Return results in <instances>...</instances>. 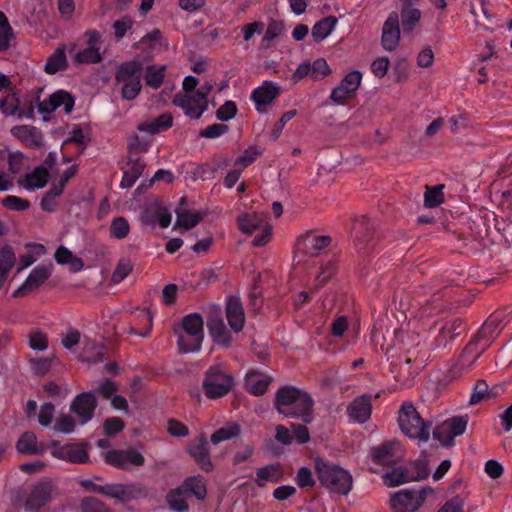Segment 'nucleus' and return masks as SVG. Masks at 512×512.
Wrapping results in <instances>:
<instances>
[{"label": "nucleus", "instance_id": "nucleus-1", "mask_svg": "<svg viewBox=\"0 0 512 512\" xmlns=\"http://www.w3.org/2000/svg\"><path fill=\"white\" fill-rule=\"evenodd\" d=\"M275 409L285 417L310 424L314 420V400L305 391L294 386L280 387L275 396Z\"/></svg>", "mask_w": 512, "mask_h": 512}, {"label": "nucleus", "instance_id": "nucleus-2", "mask_svg": "<svg viewBox=\"0 0 512 512\" xmlns=\"http://www.w3.org/2000/svg\"><path fill=\"white\" fill-rule=\"evenodd\" d=\"M180 353H192L201 349L204 340V321L199 313H191L173 325Z\"/></svg>", "mask_w": 512, "mask_h": 512}, {"label": "nucleus", "instance_id": "nucleus-3", "mask_svg": "<svg viewBox=\"0 0 512 512\" xmlns=\"http://www.w3.org/2000/svg\"><path fill=\"white\" fill-rule=\"evenodd\" d=\"M143 65L133 59L120 64L115 73V84L120 85L121 96L125 100H134L142 89Z\"/></svg>", "mask_w": 512, "mask_h": 512}, {"label": "nucleus", "instance_id": "nucleus-4", "mask_svg": "<svg viewBox=\"0 0 512 512\" xmlns=\"http://www.w3.org/2000/svg\"><path fill=\"white\" fill-rule=\"evenodd\" d=\"M234 384L233 375L221 364H214L204 372L202 389L206 398L219 399L226 396Z\"/></svg>", "mask_w": 512, "mask_h": 512}, {"label": "nucleus", "instance_id": "nucleus-5", "mask_svg": "<svg viewBox=\"0 0 512 512\" xmlns=\"http://www.w3.org/2000/svg\"><path fill=\"white\" fill-rule=\"evenodd\" d=\"M401 431L409 438L427 443L430 438L431 424L425 422L411 403L401 406L398 415Z\"/></svg>", "mask_w": 512, "mask_h": 512}, {"label": "nucleus", "instance_id": "nucleus-6", "mask_svg": "<svg viewBox=\"0 0 512 512\" xmlns=\"http://www.w3.org/2000/svg\"><path fill=\"white\" fill-rule=\"evenodd\" d=\"M238 229L246 235H256L252 241L254 247L265 246L272 237V225L268 222V214L264 213H242L237 216Z\"/></svg>", "mask_w": 512, "mask_h": 512}, {"label": "nucleus", "instance_id": "nucleus-7", "mask_svg": "<svg viewBox=\"0 0 512 512\" xmlns=\"http://www.w3.org/2000/svg\"><path fill=\"white\" fill-rule=\"evenodd\" d=\"M315 470L321 484L333 492L348 494L352 478L347 470L338 465L328 464L321 459L315 461Z\"/></svg>", "mask_w": 512, "mask_h": 512}, {"label": "nucleus", "instance_id": "nucleus-8", "mask_svg": "<svg viewBox=\"0 0 512 512\" xmlns=\"http://www.w3.org/2000/svg\"><path fill=\"white\" fill-rule=\"evenodd\" d=\"M93 491L121 502H129L148 495L147 488L140 483L94 485Z\"/></svg>", "mask_w": 512, "mask_h": 512}, {"label": "nucleus", "instance_id": "nucleus-9", "mask_svg": "<svg viewBox=\"0 0 512 512\" xmlns=\"http://www.w3.org/2000/svg\"><path fill=\"white\" fill-rule=\"evenodd\" d=\"M429 469L425 461H417L409 468L397 467L383 475L384 484L395 487L412 481H419L427 477Z\"/></svg>", "mask_w": 512, "mask_h": 512}, {"label": "nucleus", "instance_id": "nucleus-10", "mask_svg": "<svg viewBox=\"0 0 512 512\" xmlns=\"http://www.w3.org/2000/svg\"><path fill=\"white\" fill-rule=\"evenodd\" d=\"M333 246L334 242L331 236L318 235L312 230L305 232L296 241V250L310 257L330 252Z\"/></svg>", "mask_w": 512, "mask_h": 512}, {"label": "nucleus", "instance_id": "nucleus-11", "mask_svg": "<svg viewBox=\"0 0 512 512\" xmlns=\"http://www.w3.org/2000/svg\"><path fill=\"white\" fill-rule=\"evenodd\" d=\"M428 489H402L391 496L396 512H416L425 502Z\"/></svg>", "mask_w": 512, "mask_h": 512}, {"label": "nucleus", "instance_id": "nucleus-12", "mask_svg": "<svg viewBox=\"0 0 512 512\" xmlns=\"http://www.w3.org/2000/svg\"><path fill=\"white\" fill-rule=\"evenodd\" d=\"M468 419L466 416L453 417L445 420L433 430V436L442 445H451L454 438L462 435L467 427Z\"/></svg>", "mask_w": 512, "mask_h": 512}, {"label": "nucleus", "instance_id": "nucleus-13", "mask_svg": "<svg viewBox=\"0 0 512 512\" xmlns=\"http://www.w3.org/2000/svg\"><path fill=\"white\" fill-rule=\"evenodd\" d=\"M56 493V485L50 479H43L35 484L25 502L28 512L37 511L47 504Z\"/></svg>", "mask_w": 512, "mask_h": 512}, {"label": "nucleus", "instance_id": "nucleus-14", "mask_svg": "<svg viewBox=\"0 0 512 512\" xmlns=\"http://www.w3.org/2000/svg\"><path fill=\"white\" fill-rule=\"evenodd\" d=\"M106 463L119 468L129 469L132 466H142L145 462L144 456L134 450H111L105 454Z\"/></svg>", "mask_w": 512, "mask_h": 512}, {"label": "nucleus", "instance_id": "nucleus-15", "mask_svg": "<svg viewBox=\"0 0 512 512\" xmlns=\"http://www.w3.org/2000/svg\"><path fill=\"white\" fill-rule=\"evenodd\" d=\"M404 456V447L399 441H390L375 448L371 452L374 462L382 465L394 464Z\"/></svg>", "mask_w": 512, "mask_h": 512}, {"label": "nucleus", "instance_id": "nucleus-16", "mask_svg": "<svg viewBox=\"0 0 512 512\" xmlns=\"http://www.w3.org/2000/svg\"><path fill=\"white\" fill-rule=\"evenodd\" d=\"M96 407L95 395L92 392H83L74 398L70 410L79 417L81 424H85L93 418Z\"/></svg>", "mask_w": 512, "mask_h": 512}, {"label": "nucleus", "instance_id": "nucleus-17", "mask_svg": "<svg viewBox=\"0 0 512 512\" xmlns=\"http://www.w3.org/2000/svg\"><path fill=\"white\" fill-rule=\"evenodd\" d=\"M187 452L191 458L206 472L212 471L213 464L210 459L209 444L204 435L192 440L187 446Z\"/></svg>", "mask_w": 512, "mask_h": 512}, {"label": "nucleus", "instance_id": "nucleus-18", "mask_svg": "<svg viewBox=\"0 0 512 512\" xmlns=\"http://www.w3.org/2000/svg\"><path fill=\"white\" fill-rule=\"evenodd\" d=\"M51 275V269L48 266L39 265L35 267L25 282L13 292V297H22L29 292L38 289Z\"/></svg>", "mask_w": 512, "mask_h": 512}, {"label": "nucleus", "instance_id": "nucleus-19", "mask_svg": "<svg viewBox=\"0 0 512 512\" xmlns=\"http://www.w3.org/2000/svg\"><path fill=\"white\" fill-rule=\"evenodd\" d=\"M207 328L215 343L224 347L230 346L232 337L226 328L220 312L210 313L207 320Z\"/></svg>", "mask_w": 512, "mask_h": 512}, {"label": "nucleus", "instance_id": "nucleus-20", "mask_svg": "<svg viewBox=\"0 0 512 512\" xmlns=\"http://www.w3.org/2000/svg\"><path fill=\"white\" fill-rule=\"evenodd\" d=\"M382 46L386 51L395 50L400 41L399 16L392 12L385 21L382 29Z\"/></svg>", "mask_w": 512, "mask_h": 512}, {"label": "nucleus", "instance_id": "nucleus-21", "mask_svg": "<svg viewBox=\"0 0 512 512\" xmlns=\"http://www.w3.org/2000/svg\"><path fill=\"white\" fill-rule=\"evenodd\" d=\"M280 94V88L271 81H264L263 84L253 90L251 94L252 100L256 104L258 112L266 111V106L269 105Z\"/></svg>", "mask_w": 512, "mask_h": 512}, {"label": "nucleus", "instance_id": "nucleus-22", "mask_svg": "<svg viewBox=\"0 0 512 512\" xmlns=\"http://www.w3.org/2000/svg\"><path fill=\"white\" fill-rule=\"evenodd\" d=\"M54 449L52 454L60 459L71 463L83 464L89 459V455L84 447L78 444H66L59 446L58 443H52Z\"/></svg>", "mask_w": 512, "mask_h": 512}, {"label": "nucleus", "instance_id": "nucleus-23", "mask_svg": "<svg viewBox=\"0 0 512 512\" xmlns=\"http://www.w3.org/2000/svg\"><path fill=\"white\" fill-rule=\"evenodd\" d=\"M187 203V198L182 197L179 201V207L175 210L176 212V222L175 228L181 227L184 230H189L198 225L205 216V213L202 211L190 212L187 208H185Z\"/></svg>", "mask_w": 512, "mask_h": 512}, {"label": "nucleus", "instance_id": "nucleus-24", "mask_svg": "<svg viewBox=\"0 0 512 512\" xmlns=\"http://www.w3.org/2000/svg\"><path fill=\"white\" fill-rule=\"evenodd\" d=\"M226 318L230 328L240 332L245 324V313L240 298L231 296L226 304Z\"/></svg>", "mask_w": 512, "mask_h": 512}, {"label": "nucleus", "instance_id": "nucleus-25", "mask_svg": "<svg viewBox=\"0 0 512 512\" xmlns=\"http://www.w3.org/2000/svg\"><path fill=\"white\" fill-rule=\"evenodd\" d=\"M378 394L374 395L376 399ZM372 398L371 393H365L354 398V422L358 424L366 423L372 414Z\"/></svg>", "mask_w": 512, "mask_h": 512}, {"label": "nucleus", "instance_id": "nucleus-26", "mask_svg": "<svg viewBox=\"0 0 512 512\" xmlns=\"http://www.w3.org/2000/svg\"><path fill=\"white\" fill-rule=\"evenodd\" d=\"M106 357V348L104 345L96 343L90 339L83 341L82 352L79 354V360L88 363H98Z\"/></svg>", "mask_w": 512, "mask_h": 512}, {"label": "nucleus", "instance_id": "nucleus-27", "mask_svg": "<svg viewBox=\"0 0 512 512\" xmlns=\"http://www.w3.org/2000/svg\"><path fill=\"white\" fill-rule=\"evenodd\" d=\"M11 134L29 146L39 147L42 144V135L34 126H15L11 129Z\"/></svg>", "mask_w": 512, "mask_h": 512}, {"label": "nucleus", "instance_id": "nucleus-28", "mask_svg": "<svg viewBox=\"0 0 512 512\" xmlns=\"http://www.w3.org/2000/svg\"><path fill=\"white\" fill-rule=\"evenodd\" d=\"M283 478V471L279 464H269L256 470L255 483L264 487L267 482L277 483Z\"/></svg>", "mask_w": 512, "mask_h": 512}, {"label": "nucleus", "instance_id": "nucleus-29", "mask_svg": "<svg viewBox=\"0 0 512 512\" xmlns=\"http://www.w3.org/2000/svg\"><path fill=\"white\" fill-rule=\"evenodd\" d=\"M179 486L188 497L194 495L198 500H204L207 495L205 481L202 476L187 477Z\"/></svg>", "mask_w": 512, "mask_h": 512}, {"label": "nucleus", "instance_id": "nucleus-30", "mask_svg": "<svg viewBox=\"0 0 512 512\" xmlns=\"http://www.w3.org/2000/svg\"><path fill=\"white\" fill-rule=\"evenodd\" d=\"M173 124V117L170 113H163L152 121L140 123L137 126L139 131L155 135L163 130H167Z\"/></svg>", "mask_w": 512, "mask_h": 512}, {"label": "nucleus", "instance_id": "nucleus-31", "mask_svg": "<svg viewBox=\"0 0 512 512\" xmlns=\"http://www.w3.org/2000/svg\"><path fill=\"white\" fill-rule=\"evenodd\" d=\"M188 498L180 486L170 489L165 496L168 507L174 512H187L189 510Z\"/></svg>", "mask_w": 512, "mask_h": 512}, {"label": "nucleus", "instance_id": "nucleus-32", "mask_svg": "<svg viewBox=\"0 0 512 512\" xmlns=\"http://www.w3.org/2000/svg\"><path fill=\"white\" fill-rule=\"evenodd\" d=\"M487 345L480 338L471 340L464 348L460 361L462 366H470L483 353Z\"/></svg>", "mask_w": 512, "mask_h": 512}, {"label": "nucleus", "instance_id": "nucleus-33", "mask_svg": "<svg viewBox=\"0 0 512 512\" xmlns=\"http://www.w3.org/2000/svg\"><path fill=\"white\" fill-rule=\"evenodd\" d=\"M352 97V72L345 75L341 83L335 87L331 94L330 99L336 104H345L348 99Z\"/></svg>", "mask_w": 512, "mask_h": 512}, {"label": "nucleus", "instance_id": "nucleus-34", "mask_svg": "<svg viewBox=\"0 0 512 512\" xmlns=\"http://www.w3.org/2000/svg\"><path fill=\"white\" fill-rule=\"evenodd\" d=\"M196 93H192V94H182V93H177L173 100H172V103L177 106V107H180L183 111H184V114L187 116V117H190L191 119H199L201 116H193L191 115L190 113H192L191 111L195 110L197 111V109L199 108V105L201 103H198L196 102Z\"/></svg>", "mask_w": 512, "mask_h": 512}, {"label": "nucleus", "instance_id": "nucleus-35", "mask_svg": "<svg viewBox=\"0 0 512 512\" xmlns=\"http://www.w3.org/2000/svg\"><path fill=\"white\" fill-rule=\"evenodd\" d=\"M146 164L139 158L131 160L129 168L124 172L120 187L123 189L131 188L142 175Z\"/></svg>", "mask_w": 512, "mask_h": 512}, {"label": "nucleus", "instance_id": "nucleus-36", "mask_svg": "<svg viewBox=\"0 0 512 512\" xmlns=\"http://www.w3.org/2000/svg\"><path fill=\"white\" fill-rule=\"evenodd\" d=\"M337 23L335 16H327L316 22L312 27L311 35L315 42H321L330 35Z\"/></svg>", "mask_w": 512, "mask_h": 512}, {"label": "nucleus", "instance_id": "nucleus-37", "mask_svg": "<svg viewBox=\"0 0 512 512\" xmlns=\"http://www.w3.org/2000/svg\"><path fill=\"white\" fill-rule=\"evenodd\" d=\"M415 2H403L401 21L404 31H411L421 18V11L414 7Z\"/></svg>", "mask_w": 512, "mask_h": 512}, {"label": "nucleus", "instance_id": "nucleus-38", "mask_svg": "<svg viewBox=\"0 0 512 512\" xmlns=\"http://www.w3.org/2000/svg\"><path fill=\"white\" fill-rule=\"evenodd\" d=\"M0 111L6 116L23 117L24 113L20 109V99L17 93L13 92L0 98Z\"/></svg>", "mask_w": 512, "mask_h": 512}, {"label": "nucleus", "instance_id": "nucleus-39", "mask_svg": "<svg viewBox=\"0 0 512 512\" xmlns=\"http://www.w3.org/2000/svg\"><path fill=\"white\" fill-rule=\"evenodd\" d=\"M241 433V427L237 422H228L224 427L217 429L211 435V442L219 444L220 442L236 438Z\"/></svg>", "mask_w": 512, "mask_h": 512}, {"label": "nucleus", "instance_id": "nucleus-40", "mask_svg": "<svg viewBox=\"0 0 512 512\" xmlns=\"http://www.w3.org/2000/svg\"><path fill=\"white\" fill-rule=\"evenodd\" d=\"M16 446L18 451L22 454H41V449L38 447L37 437L33 432L30 431L22 434Z\"/></svg>", "mask_w": 512, "mask_h": 512}, {"label": "nucleus", "instance_id": "nucleus-41", "mask_svg": "<svg viewBox=\"0 0 512 512\" xmlns=\"http://www.w3.org/2000/svg\"><path fill=\"white\" fill-rule=\"evenodd\" d=\"M48 178V170L40 166L35 168L32 173L25 176L24 185L27 189L43 188L46 186Z\"/></svg>", "mask_w": 512, "mask_h": 512}, {"label": "nucleus", "instance_id": "nucleus-42", "mask_svg": "<svg viewBox=\"0 0 512 512\" xmlns=\"http://www.w3.org/2000/svg\"><path fill=\"white\" fill-rule=\"evenodd\" d=\"M67 66L66 54L63 49H56L55 52L48 57L44 66V71L47 74H55Z\"/></svg>", "mask_w": 512, "mask_h": 512}, {"label": "nucleus", "instance_id": "nucleus-43", "mask_svg": "<svg viewBox=\"0 0 512 512\" xmlns=\"http://www.w3.org/2000/svg\"><path fill=\"white\" fill-rule=\"evenodd\" d=\"M166 66H155L151 65L146 68L145 82L153 88L158 89L164 81Z\"/></svg>", "mask_w": 512, "mask_h": 512}, {"label": "nucleus", "instance_id": "nucleus-44", "mask_svg": "<svg viewBox=\"0 0 512 512\" xmlns=\"http://www.w3.org/2000/svg\"><path fill=\"white\" fill-rule=\"evenodd\" d=\"M56 360L57 358L55 355H52L51 357L39 358L30 357L28 358V363L34 374L38 376H44L51 370L52 364Z\"/></svg>", "mask_w": 512, "mask_h": 512}, {"label": "nucleus", "instance_id": "nucleus-45", "mask_svg": "<svg viewBox=\"0 0 512 512\" xmlns=\"http://www.w3.org/2000/svg\"><path fill=\"white\" fill-rule=\"evenodd\" d=\"M52 102V106L54 109H57L61 105H64V110L67 114H69L74 107V98L72 95L64 90H58L55 93L51 94L49 97Z\"/></svg>", "mask_w": 512, "mask_h": 512}, {"label": "nucleus", "instance_id": "nucleus-46", "mask_svg": "<svg viewBox=\"0 0 512 512\" xmlns=\"http://www.w3.org/2000/svg\"><path fill=\"white\" fill-rule=\"evenodd\" d=\"M444 185H436L433 187H426L424 194V204L428 208H434L439 206L444 201L443 194Z\"/></svg>", "mask_w": 512, "mask_h": 512}, {"label": "nucleus", "instance_id": "nucleus-47", "mask_svg": "<svg viewBox=\"0 0 512 512\" xmlns=\"http://www.w3.org/2000/svg\"><path fill=\"white\" fill-rule=\"evenodd\" d=\"M154 219H157L159 225L162 228H167L171 223V213L164 207H157L152 212L151 210H147L143 215V220L145 222H151Z\"/></svg>", "mask_w": 512, "mask_h": 512}, {"label": "nucleus", "instance_id": "nucleus-48", "mask_svg": "<svg viewBox=\"0 0 512 512\" xmlns=\"http://www.w3.org/2000/svg\"><path fill=\"white\" fill-rule=\"evenodd\" d=\"M213 89V83L211 82H206L204 83L203 86H201L200 89L196 90V102L198 103H201L199 105V108L197 109V111H191L192 113H190L191 115L193 116H202V114L207 110L208 108V99H207V96L208 94L212 91Z\"/></svg>", "mask_w": 512, "mask_h": 512}, {"label": "nucleus", "instance_id": "nucleus-49", "mask_svg": "<svg viewBox=\"0 0 512 512\" xmlns=\"http://www.w3.org/2000/svg\"><path fill=\"white\" fill-rule=\"evenodd\" d=\"M29 347L35 351H44L48 348V336L39 329L32 330L28 335Z\"/></svg>", "mask_w": 512, "mask_h": 512}, {"label": "nucleus", "instance_id": "nucleus-50", "mask_svg": "<svg viewBox=\"0 0 512 512\" xmlns=\"http://www.w3.org/2000/svg\"><path fill=\"white\" fill-rule=\"evenodd\" d=\"M285 33V25L281 20H271L268 23L266 32L262 38V43L268 46V43L275 38L282 36Z\"/></svg>", "mask_w": 512, "mask_h": 512}, {"label": "nucleus", "instance_id": "nucleus-51", "mask_svg": "<svg viewBox=\"0 0 512 512\" xmlns=\"http://www.w3.org/2000/svg\"><path fill=\"white\" fill-rule=\"evenodd\" d=\"M130 232V225L126 218L119 216L112 220L110 235L116 239L125 238Z\"/></svg>", "mask_w": 512, "mask_h": 512}, {"label": "nucleus", "instance_id": "nucleus-52", "mask_svg": "<svg viewBox=\"0 0 512 512\" xmlns=\"http://www.w3.org/2000/svg\"><path fill=\"white\" fill-rule=\"evenodd\" d=\"M15 261L16 257L13 248L9 245H4L0 249V272L8 275V272L14 266Z\"/></svg>", "mask_w": 512, "mask_h": 512}, {"label": "nucleus", "instance_id": "nucleus-53", "mask_svg": "<svg viewBox=\"0 0 512 512\" xmlns=\"http://www.w3.org/2000/svg\"><path fill=\"white\" fill-rule=\"evenodd\" d=\"M101 60L102 57L97 47H87L79 51L75 56V62L81 64L99 63Z\"/></svg>", "mask_w": 512, "mask_h": 512}, {"label": "nucleus", "instance_id": "nucleus-54", "mask_svg": "<svg viewBox=\"0 0 512 512\" xmlns=\"http://www.w3.org/2000/svg\"><path fill=\"white\" fill-rule=\"evenodd\" d=\"M133 265L128 259H121L117 263L115 270L111 276V281L115 284L123 281L132 271Z\"/></svg>", "mask_w": 512, "mask_h": 512}, {"label": "nucleus", "instance_id": "nucleus-55", "mask_svg": "<svg viewBox=\"0 0 512 512\" xmlns=\"http://www.w3.org/2000/svg\"><path fill=\"white\" fill-rule=\"evenodd\" d=\"M2 205L12 211H25L30 208V202L14 195H8L2 199Z\"/></svg>", "mask_w": 512, "mask_h": 512}, {"label": "nucleus", "instance_id": "nucleus-56", "mask_svg": "<svg viewBox=\"0 0 512 512\" xmlns=\"http://www.w3.org/2000/svg\"><path fill=\"white\" fill-rule=\"evenodd\" d=\"M82 512H112L102 501L94 497H86L81 502Z\"/></svg>", "mask_w": 512, "mask_h": 512}, {"label": "nucleus", "instance_id": "nucleus-57", "mask_svg": "<svg viewBox=\"0 0 512 512\" xmlns=\"http://www.w3.org/2000/svg\"><path fill=\"white\" fill-rule=\"evenodd\" d=\"M331 73V69L324 58L316 59L311 65V78L319 80Z\"/></svg>", "mask_w": 512, "mask_h": 512}, {"label": "nucleus", "instance_id": "nucleus-58", "mask_svg": "<svg viewBox=\"0 0 512 512\" xmlns=\"http://www.w3.org/2000/svg\"><path fill=\"white\" fill-rule=\"evenodd\" d=\"M237 114V106L234 101L228 100L216 111V117L220 121H228Z\"/></svg>", "mask_w": 512, "mask_h": 512}, {"label": "nucleus", "instance_id": "nucleus-59", "mask_svg": "<svg viewBox=\"0 0 512 512\" xmlns=\"http://www.w3.org/2000/svg\"><path fill=\"white\" fill-rule=\"evenodd\" d=\"M489 397V386L483 381L476 382L470 398V404L474 405Z\"/></svg>", "mask_w": 512, "mask_h": 512}, {"label": "nucleus", "instance_id": "nucleus-60", "mask_svg": "<svg viewBox=\"0 0 512 512\" xmlns=\"http://www.w3.org/2000/svg\"><path fill=\"white\" fill-rule=\"evenodd\" d=\"M296 114V110H289L281 116V118L275 123L271 131L270 139L272 141H276L279 138L285 124L291 119H293L296 116Z\"/></svg>", "mask_w": 512, "mask_h": 512}, {"label": "nucleus", "instance_id": "nucleus-61", "mask_svg": "<svg viewBox=\"0 0 512 512\" xmlns=\"http://www.w3.org/2000/svg\"><path fill=\"white\" fill-rule=\"evenodd\" d=\"M229 130L228 125L221 124V123H215L212 125H209L205 129L201 130L199 132V135L204 138H217L222 136L223 134L227 133Z\"/></svg>", "mask_w": 512, "mask_h": 512}, {"label": "nucleus", "instance_id": "nucleus-62", "mask_svg": "<svg viewBox=\"0 0 512 512\" xmlns=\"http://www.w3.org/2000/svg\"><path fill=\"white\" fill-rule=\"evenodd\" d=\"M260 155V152L255 147H249L244 153L238 156L235 160V165L241 168L248 167L251 165Z\"/></svg>", "mask_w": 512, "mask_h": 512}, {"label": "nucleus", "instance_id": "nucleus-63", "mask_svg": "<svg viewBox=\"0 0 512 512\" xmlns=\"http://www.w3.org/2000/svg\"><path fill=\"white\" fill-rule=\"evenodd\" d=\"M465 498L457 495L448 501L438 510V512H464Z\"/></svg>", "mask_w": 512, "mask_h": 512}, {"label": "nucleus", "instance_id": "nucleus-64", "mask_svg": "<svg viewBox=\"0 0 512 512\" xmlns=\"http://www.w3.org/2000/svg\"><path fill=\"white\" fill-rule=\"evenodd\" d=\"M306 425L302 422V424L292 423L290 426L293 432L292 435L299 444H305L310 441V433Z\"/></svg>", "mask_w": 512, "mask_h": 512}]
</instances>
